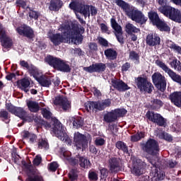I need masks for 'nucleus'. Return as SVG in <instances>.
Returning <instances> with one entry per match:
<instances>
[{
	"label": "nucleus",
	"instance_id": "f257e3e1",
	"mask_svg": "<svg viewBox=\"0 0 181 181\" xmlns=\"http://www.w3.org/2000/svg\"><path fill=\"white\" fill-rule=\"evenodd\" d=\"M58 30L62 32V34L52 35V33H48V37L55 46H59L60 43L80 45L83 41L81 34L85 32L84 28H78V23L76 21L61 25Z\"/></svg>",
	"mask_w": 181,
	"mask_h": 181
},
{
	"label": "nucleus",
	"instance_id": "f03ea898",
	"mask_svg": "<svg viewBox=\"0 0 181 181\" xmlns=\"http://www.w3.org/2000/svg\"><path fill=\"white\" fill-rule=\"evenodd\" d=\"M115 2L117 6H119L125 12L126 15L132 21L136 22V23L144 24L148 21V18L145 17L142 11L135 9V7L128 4V3L123 0H115Z\"/></svg>",
	"mask_w": 181,
	"mask_h": 181
},
{
	"label": "nucleus",
	"instance_id": "7ed1b4c3",
	"mask_svg": "<svg viewBox=\"0 0 181 181\" xmlns=\"http://www.w3.org/2000/svg\"><path fill=\"white\" fill-rule=\"evenodd\" d=\"M69 8L74 11L76 15V18L78 19L80 23H81L82 25H86V21H84L83 18H80L78 14H77V12H79V13L83 15L84 18H87V16L89 18L90 11L92 16H95V15H97V8L93 6L85 5L79 3L78 1H72L69 4Z\"/></svg>",
	"mask_w": 181,
	"mask_h": 181
},
{
	"label": "nucleus",
	"instance_id": "20e7f679",
	"mask_svg": "<svg viewBox=\"0 0 181 181\" xmlns=\"http://www.w3.org/2000/svg\"><path fill=\"white\" fill-rule=\"evenodd\" d=\"M45 127L46 128L51 127L52 132L57 136V138L66 142L68 145H71V139H70L69 135L66 134V130L64 127H63V124H62L59 120L52 118V126H50V124L47 123Z\"/></svg>",
	"mask_w": 181,
	"mask_h": 181
},
{
	"label": "nucleus",
	"instance_id": "39448f33",
	"mask_svg": "<svg viewBox=\"0 0 181 181\" xmlns=\"http://www.w3.org/2000/svg\"><path fill=\"white\" fill-rule=\"evenodd\" d=\"M46 62L48 63V64H49V66H52L54 67V69H56V70L64 71V73L70 72V66L68 65L66 61H64L60 58H56L49 55L46 57Z\"/></svg>",
	"mask_w": 181,
	"mask_h": 181
},
{
	"label": "nucleus",
	"instance_id": "423d86ee",
	"mask_svg": "<svg viewBox=\"0 0 181 181\" xmlns=\"http://www.w3.org/2000/svg\"><path fill=\"white\" fill-rule=\"evenodd\" d=\"M159 12L161 13H163L165 16H167V18H169L172 21H174L175 22H181L180 18V11L177 8H175L170 6H168L167 7H160L158 8Z\"/></svg>",
	"mask_w": 181,
	"mask_h": 181
},
{
	"label": "nucleus",
	"instance_id": "0eeeda50",
	"mask_svg": "<svg viewBox=\"0 0 181 181\" xmlns=\"http://www.w3.org/2000/svg\"><path fill=\"white\" fill-rule=\"evenodd\" d=\"M88 139L87 140L86 136L80 132L74 133V142L76 146V149H82V151H84V149L88 146V141H91V136L88 135Z\"/></svg>",
	"mask_w": 181,
	"mask_h": 181
},
{
	"label": "nucleus",
	"instance_id": "6e6552de",
	"mask_svg": "<svg viewBox=\"0 0 181 181\" xmlns=\"http://www.w3.org/2000/svg\"><path fill=\"white\" fill-rule=\"evenodd\" d=\"M131 163V170L133 175H139L144 173V168H145L146 164L141 159L132 157Z\"/></svg>",
	"mask_w": 181,
	"mask_h": 181
},
{
	"label": "nucleus",
	"instance_id": "1a4fd4ad",
	"mask_svg": "<svg viewBox=\"0 0 181 181\" xmlns=\"http://www.w3.org/2000/svg\"><path fill=\"white\" fill-rule=\"evenodd\" d=\"M143 151L147 152L150 155H156L159 152V144L155 139H150L146 143L141 145Z\"/></svg>",
	"mask_w": 181,
	"mask_h": 181
},
{
	"label": "nucleus",
	"instance_id": "9d476101",
	"mask_svg": "<svg viewBox=\"0 0 181 181\" xmlns=\"http://www.w3.org/2000/svg\"><path fill=\"white\" fill-rule=\"evenodd\" d=\"M152 80L154 86L160 90V91H165L166 90V79L165 76H162L160 73L156 72L152 75Z\"/></svg>",
	"mask_w": 181,
	"mask_h": 181
},
{
	"label": "nucleus",
	"instance_id": "9b49d317",
	"mask_svg": "<svg viewBox=\"0 0 181 181\" xmlns=\"http://www.w3.org/2000/svg\"><path fill=\"white\" fill-rule=\"evenodd\" d=\"M156 64H157L158 67H160V69L165 71V73L168 74L169 77H170V78H172L173 81H175V83H178V84L181 85L180 75L176 74V73H175L173 71L169 69L168 66L165 64V63L162 62L160 60L156 61Z\"/></svg>",
	"mask_w": 181,
	"mask_h": 181
},
{
	"label": "nucleus",
	"instance_id": "f8f14e48",
	"mask_svg": "<svg viewBox=\"0 0 181 181\" xmlns=\"http://www.w3.org/2000/svg\"><path fill=\"white\" fill-rule=\"evenodd\" d=\"M111 105V100L110 99L105 100L103 102H89L87 106L88 111H95L98 110V111H103L104 108H107V107H110Z\"/></svg>",
	"mask_w": 181,
	"mask_h": 181
},
{
	"label": "nucleus",
	"instance_id": "ddd939ff",
	"mask_svg": "<svg viewBox=\"0 0 181 181\" xmlns=\"http://www.w3.org/2000/svg\"><path fill=\"white\" fill-rule=\"evenodd\" d=\"M136 84L140 91L143 93H151L153 86L152 83L148 82L146 78L142 77H138L136 78Z\"/></svg>",
	"mask_w": 181,
	"mask_h": 181
},
{
	"label": "nucleus",
	"instance_id": "4468645a",
	"mask_svg": "<svg viewBox=\"0 0 181 181\" xmlns=\"http://www.w3.org/2000/svg\"><path fill=\"white\" fill-rule=\"evenodd\" d=\"M35 70V68H33L30 69L31 74L33 77L38 81V83L42 86V87H49L52 85V80L49 78H45L42 75V73L39 71L35 72V74H33V71Z\"/></svg>",
	"mask_w": 181,
	"mask_h": 181
},
{
	"label": "nucleus",
	"instance_id": "2eb2a0df",
	"mask_svg": "<svg viewBox=\"0 0 181 181\" xmlns=\"http://www.w3.org/2000/svg\"><path fill=\"white\" fill-rule=\"evenodd\" d=\"M0 40L4 47V52H6V49H9L12 46V40L6 35L5 28L0 24Z\"/></svg>",
	"mask_w": 181,
	"mask_h": 181
},
{
	"label": "nucleus",
	"instance_id": "dca6fc26",
	"mask_svg": "<svg viewBox=\"0 0 181 181\" xmlns=\"http://www.w3.org/2000/svg\"><path fill=\"white\" fill-rule=\"evenodd\" d=\"M110 22L111 26L115 30V35L119 43H121V45H122L124 43V37L122 36V28L121 27V25H119L118 23H117L115 18H111Z\"/></svg>",
	"mask_w": 181,
	"mask_h": 181
},
{
	"label": "nucleus",
	"instance_id": "f3484780",
	"mask_svg": "<svg viewBox=\"0 0 181 181\" xmlns=\"http://www.w3.org/2000/svg\"><path fill=\"white\" fill-rule=\"evenodd\" d=\"M146 115L148 119L152 122H156V124H158L160 127H163V125H165V119H163L160 115L148 111Z\"/></svg>",
	"mask_w": 181,
	"mask_h": 181
},
{
	"label": "nucleus",
	"instance_id": "a211bd4d",
	"mask_svg": "<svg viewBox=\"0 0 181 181\" xmlns=\"http://www.w3.org/2000/svg\"><path fill=\"white\" fill-rule=\"evenodd\" d=\"M54 104L55 105H62L64 111H66V110H70V102L63 96L56 97L54 100Z\"/></svg>",
	"mask_w": 181,
	"mask_h": 181
},
{
	"label": "nucleus",
	"instance_id": "6ab92c4d",
	"mask_svg": "<svg viewBox=\"0 0 181 181\" xmlns=\"http://www.w3.org/2000/svg\"><path fill=\"white\" fill-rule=\"evenodd\" d=\"M6 110H8V111L11 112L12 114H15L18 117H25V110H23V109H22L21 107H15L11 104L7 103L6 105Z\"/></svg>",
	"mask_w": 181,
	"mask_h": 181
},
{
	"label": "nucleus",
	"instance_id": "aec40b11",
	"mask_svg": "<svg viewBox=\"0 0 181 181\" xmlns=\"http://www.w3.org/2000/svg\"><path fill=\"white\" fill-rule=\"evenodd\" d=\"M19 35H23V36H26L27 37H33V30L30 29L25 25H22L16 29Z\"/></svg>",
	"mask_w": 181,
	"mask_h": 181
},
{
	"label": "nucleus",
	"instance_id": "412c9836",
	"mask_svg": "<svg viewBox=\"0 0 181 181\" xmlns=\"http://www.w3.org/2000/svg\"><path fill=\"white\" fill-rule=\"evenodd\" d=\"M112 86H113V87L118 91H126V90H129L128 85H127L124 81L119 80H112Z\"/></svg>",
	"mask_w": 181,
	"mask_h": 181
},
{
	"label": "nucleus",
	"instance_id": "4be33fe9",
	"mask_svg": "<svg viewBox=\"0 0 181 181\" xmlns=\"http://www.w3.org/2000/svg\"><path fill=\"white\" fill-rule=\"evenodd\" d=\"M146 43L148 46H156L160 44V38L157 34L148 35L146 37Z\"/></svg>",
	"mask_w": 181,
	"mask_h": 181
},
{
	"label": "nucleus",
	"instance_id": "5701e85b",
	"mask_svg": "<svg viewBox=\"0 0 181 181\" xmlns=\"http://www.w3.org/2000/svg\"><path fill=\"white\" fill-rule=\"evenodd\" d=\"M170 100L176 107H181V92H174L170 95Z\"/></svg>",
	"mask_w": 181,
	"mask_h": 181
},
{
	"label": "nucleus",
	"instance_id": "b1692460",
	"mask_svg": "<svg viewBox=\"0 0 181 181\" xmlns=\"http://www.w3.org/2000/svg\"><path fill=\"white\" fill-rule=\"evenodd\" d=\"M17 85L19 88L23 90L25 93H28V90L27 89L30 86V81L29 78H23L17 82Z\"/></svg>",
	"mask_w": 181,
	"mask_h": 181
},
{
	"label": "nucleus",
	"instance_id": "393cba45",
	"mask_svg": "<svg viewBox=\"0 0 181 181\" xmlns=\"http://www.w3.org/2000/svg\"><path fill=\"white\" fill-rule=\"evenodd\" d=\"M124 30L128 35H132V33H139V28L135 27L131 23H127L125 25Z\"/></svg>",
	"mask_w": 181,
	"mask_h": 181
},
{
	"label": "nucleus",
	"instance_id": "a878e982",
	"mask_svg": "<svg viewBox=\"0 0 181 181\" xmlns=\"http://www.w3.org/2000/svg\"><path fill=\"white\" fill-rule=\"evenodd\" d=\"M63 6V1L61 0H52L49 9L50 11H59Z\"/></svg>",
	"mask_w": 181,
	"mask_h": 181
},
{
	"label": "nucleus",
	"instance_id": "bb28decb",
	"mask_svg": "<svg viewBox=\"0 0 181 181\" xmlns=\"http://www.w3.org/2000/svg\"><path fill=\"white\" fill-rule=\"evenodd\" d=\"M148 18L150 21H151L153 25H156V26L161 21L159 19V16H158V13L155 11L148 12Z\"/></svg>",
	"mask_w": 181,
	"mask_h": 181
},
{
	"label": "nucleus",
	"instance_id": "cd10ccee",
	"mask_svg": "<svg viewBox=\"0 0 181 181\" xmlns=\"http://www.w3.org/2000/svg\"><path fill=\"white\" fill-rule=\"evenodd\" d=\"M105 56L109 60H114L117 59V51L114 50L113 49L109 48L104 52Z\"/></svg>",
	"mask_w": 181,
	"mask_h": 181
},
{
	"label": "nucleus",
	"instance_id": "c85d7f7f",
	"mask_svg": "<svg viewBox=\"0 0 181 181\" xmlns=\"http://www.w3.org/2000/svg\"><path fill=\"white\" fill-rule=\"evenodd\" d=\"M70 121L72 122L74 128H80V127H83V121L80 117H71Z\"/></svg>",
	"mask_w": 181,
	"mask_h": 181
},
{
	"label": "nucleus",
	"instance_id": "c756f323",
	"mask_svg": "<svg viewBox=\"0 0 181 181\" xmlns=\"http://www.w3.org/2000/svg\"><path fill=\"white\" fill-rule=\"evenodd\" d=\"M117 119V115H115V110L107 112L104 115V120L105 122H114Z\"/></svg>",
	"mask_w": 181,
	"mask_h": 181
},
{
	"label": "nucleus",
	"instance_id": "7c9ffc66",
	"mask_svg": "<svg viewBox=\"0 0 181 181\" xmlns=\"http://www.w3.org/2000/svg\"><path fill=\"white\" fill-rule=\"evenodd\" d=\"M27 105L31 112H37V111H39L40 108V107L39 106V103L34 101L28 102Z\"/></svg>",
	"mask_w": 181,
	"mask_h": 181
},
{
	"label": "nucleus",
	"instance_id": "2f4dec72",
	"mask_svg": "<svg viewBox=\"0 0 181 181\" xmlns=\"http://www.w3.org/2000/svg\"><path fill=\"white\" fill-rule=\"evenodd\" d=\"M165 179V173L160 171V169H156L154 172L153 180L154 181H160Z\"/></svg>",
	"mask_w": 181,
	"mask_h": 181
},
{
	"label": "nucleus",
	"instance_id": "473e14b6",
	"mask_svg": "<svg viewBox=\"0 0 181 181\" xmlns=\"http://www.w3.org/2000/svg\"><path fill=\"white\" fill-rule=\"evenodd\" d=\"M79 165L83 169H88V168L91 166V163L90 162V160H87V158L84 157H80Z\"/></svg>",
	"mask_w": 181,
	"mask_h": 181
},
{
	"label": "nucleus",
	"instance_id": "72a5a7b5",
	"mask_svg": "<svg viewBox=\"0 0 181 181\" xmlns=\"http://www.w3.org/2000/svg\"><path fill=\"white\" fill-rule=\"evenodd\" d=\"M20 64L22 67H25V69H28V70L29 71L30 74L32 76V72L30 71V70H32V69H35L33 71V74H35L36 72L38 71L37 68H36L35 66L33 65H30L29 66V64H28L27 62L25 61H21L20 62Z\"/></svg>",
	"mask_w": 181,
	"mask_h": 181
},
{
	"label": "nucleus",
	"instance_id": "f704fd0d",
	"mask_svg": "<svg viewBox=\"0 0 181 181\" xmlns=\"http://www.w3.org/2000/svg\"><path fill=\"white\" fill-rule=\"evenodd\" d=\"M110 169L113 172H117L119 166V160L115 158L110 159Z\"/></svg>",
	"mask_w": 181,
	"mask_h": 181
},
{
	"label": "nucleus",
	"instance_id": "c9c22d12",
	"mask_svg": "<svg viewBox=\"0 0 181 181\" xmlns=\"http://www.w3.org/2000/svg\"><path fill=\"white\" fill-rule=\"evenodd\" d=\"M23 136L25 139H29L30 144H33L36 141V135L29 133V132H23Z\"/></svg>",
	"mask_w": 181,
	"mask_h": 181
},
{
	"label": "nucleus",
	"instance_id": "e433bc0d",
	"mask_svg": "<svg viewBox=\"0 0 181 181\" xmlns=\"http://www.w3.org/2000/svg\"><path fill=\"white\" fill-rule=\"evenodd\" d=\"M156 26H157V28L161 31L170 32V27H169V25L162 20Z\"/></svg>",
	"mask_w": 181,
	"mask_h": 181
},
{
	"label": "nucleus",
	"instance_id": "4c0bfd02",
	"mask_svg": "<svg viewBox=\"0 0 181 181\" xmlns=\"http://www.w3.org/2000/svg\"><path fill=\"white\" fill-rule=\"evenodd\" d=\"M170 66L177 71H180L181 70V63L177 59H173V62H170Z\"/></svg>",
	"mask_w": 181,
	"mask_h": 181
},
{
	"label": "nucleus",
	"instance_id": "58836bf2",
	"mask_svg": "<svg viewBox=\"0 0 181 181\" xmlns=\"http://www.w3.org/2000/svg\"><path fill=\"white\" fill-rule=\"evenodd\" d=\"M116 148L123 151L125 153H128V146H127V144L122 141H117L116 143Z\"/></svg>",
	"mask_w": 181,
	"mask_h": 181
},
{
	"label": "nucleus",
	"instance_id": "ea45409f",
	"mask_svg": "<svg viewBox=\"0 0 181 181\" xmlns=\"http://www.w3.org/2000/svg\"><path fill=\"white\" fill-rule=\"evenodd\" d=\"M145 134L142 132H139L131 136V141L132 142H138V141H141L142 138H144Z\"/></svg>",
	"mask_w": 181,
	"mask_h": 181
},
{
	"label": "nucleus",
	"instance_id": "a19ab883",
	"mask_svg": "<svg viewBox=\"0 0 181 181\" xmlns=\"http://www.w3.org/2000/svg\"><path fill=\"white\" fill-rule=\"evenodd\" d=\"M38 147L40 149H49V143L46 139H41L39 141Z\"/></svg>",
	"mask_w": 181,
	"mask_h": 181
},
{
	"label": "nucleus",
	"instance_id": "79ce46f5",
	"mask_svg": "<svg viewBox=\"0 0 181 181\" xmlns=\"http://www.w3.org/2000/svg\"><path fill=\"white\" fill-rule=\"evenodd\" d=\"M129 59L134 62V63H139V55L135 52H131L129 54Z\"/></svg>",
	"mask_w": 181,
	"mask_h": 181
},
{
	"label": "nucleus",
	"instance_id": "37998d69",
	"mask_svg": "<svg viewBox=\"0 0 181 181\" xmlns=\"http://www.w3.org/2000/svg\"><path fill=\"white\" fill-rule=\"evenodd\" d=\"M114 111L116 118H118V117H124V115H125V114L127 112V110L125 109H116Z\"/></svg>",
	"mask_w": 181,
	"mask_h": 181
},
{
	"label": "nucleus",
	"instance_id": "c03bdc74",
	"mask_svg": "<svg viewBox=\"0 0 181 181\" xmlns=\"http://www.w3.org/2000/svg\"><path fill=\"white\" fill-rule=\"evenodd\" d=\"M158 135V138H160L161 139H165V141H168L169 142H170V141H172L173 139L172 136H170V134L168 133L163 132Z\"/></svg>",
	"mask_w": 181,
	"mask_h": 181
},
{
	"label": "nucleus",
	"instance_id": "a18cd8bd",
	"mask_svg": "<svg viewBox=\"0 0 181 181\" xmlns=\"http://www.w3.org/2000/svg\"><path fill=\"white\" fill-rule=\"evenodd\" d=\"M95 71H98L100 73V71H104L105 70V64H95Z\"/></svg>",
	"mask_w": 181,
	"mask_h": 181
},
{
	"label": "nucleus",
	"instance_id": "49530a36",
	"mask_svg": "<svg viewBox=\"0 0 181 181\" xmlns=\"http://www.w3.org/2000/svg\"><path fill=\"white\" fill-rule=\"evenodd\" d=\"M42 114L45 118H47V119H49V118H52V112H50V110H49V109H42Z\"/></svg>",
	"mask_w": 181,
	"mask_h": 181
},
{
	"label": "nucleus",
	"instance_id": "de8ad7c7",
	"mask_svg": "<svg viewBox=\"0 0 181 181\" xmlns=\"http://www.w3.org/2000/svg\"><path fill=\"white\" fill-rule=\"evenodd\" d=\"M27 181H44V180L41 176L34 175L28 177Z\"/></svg>",
	"mask_w": 181,
	"mask_h": 181
},
{
	"label": "nucleus",
	"instance_id": "09e8293b",
	"mask_svg": "<svg viewBox=\"0 0 181 181\" xmlns=\"http://www.w3.org/2000/svg\"><path fill=\"white\" fill-rule=\"evenodd\" d=\"M88 177L90 180L96 181L98 180V175L95 172H90L88 174Z\"/></svg>",
	"mask_w": 181,
	"mask_h": 181
},
{
	"label": "nucleus",
	"instance_id": "8fccbe9b",
	"mask_svg": "<svg viewBox=\"0 0 181 181\" xmlns=\"http://www.w3.org/2000/svg\"><path fill=\"white\" fill-rule=\"evenodd\" d=\"M100 28L103 33H107V35H110V31L108 29V26H107L105 23H100Z\"/></svg>",
	"mask_w": 181,
	"mask_h": 181
},
{
	"label": "nucleus",
	"instance_id": "3c124183",
	"mask_svg": "<svg viewBox=\"0 0 181 181\" xmlns=\"http://www.w3.org/2000/svg\"><path fill=\"white\" fill-rule=\"evenodd\" d=\"M39 15H40V13L35 11H31L29 13V16L31 19H37V18H39Z\"/></svg>",
	"mask_w": 181,
	"mask_h": 181
},
{
	"label": "nucleus",
	"instance_id": "603ef678",
	"mask_svg": "<svg viewBox=\"0 0 181 181\" xmlns=\"http://www.w3.org/2000/svg\"><path fill=\"white\" fill-rule=\"evenodd\" d=\"M95 144L97 146H103V145L105 144V140H104V139L98 138L95 139Z\"/></svg>",
	"mask_w": 181,
	"mask_h": 181
},
{
	"label": "nucleus",
	"instance_id": "864d4df0",
	"mask_svg": "<svg viewBox=\"0 0 181 181\" xmlns=\"http://www.w3.org/2000/svg\"><path fill=\"white\" fill-rule=\"evenodd\" d=\"M108 176V170L105 168L100 169V177L101 179H105Z\"/></svg>",
	"mask_w": 181,
	"mask_h": 181
},
{
	"label": "nucleus",
	"instance_id": "5fc2aeb1",
	"mask_svg": "<svg viewBox=\"0 0 181 181\" xmlns=\"http://www.w3.org/2000/svg\"><path fill=\"white\" fill-rule=\"evenodd\" d=\"M83 70L85 71H88V73H94V72H95V65L93 64L88 67H84Z\"/></svg>",
	"mask_w": 181,
	"mask_h": 181
},
{
	"label": "nucleus",
	"instance_id": "6e6d98bb",
	"mask_svg": "<svg viewBox=\"0 0 181 181\" xmlns=\"http://www.w3.org/2000/svg\"><path fill=\"white\" fill-rule=\"evenodd\" d=\"M20 118H22L24 121H28V122H30L33 121V117L32 116H28L26 115V112L24 111V117H19Z\"/></svg>",
	"mask_w": 181,
	"mask_h": 181
},
{
	"label": "nucleus",
	"instance_id": "4d7b16f0",
	"mask_svg": "<svg viewBox=\"0 0 181 181\" xmlns=\"http://www.w3.org/2000/svg\"><path fill=\"white\" fill-rule=\"evenodd\" d=\"M16 4L18 5V6H21V8H23V9L28 8L26 6V2L23 0H18L16 1Z\"/></svg>",
	"mask_w": 181,
	"mask_h": 181
},
{
	"label": "nucleus",
	"instance_id": "13d9d810",
	"mask_svg": "<svg viewBox=\"0 0 181 181\" xmlns=\"http://www.w3.org/2000/svg\"><path fill=\"white\" fill-rule=\"evenodd\" d=\"M78 175H77V173L74 172V170H71L69 173V178L71 180H76Z\"/></svg>",
	"mask_w": 181,
	"mask_h": 181
},
{
	"label": "nucleus",
	"instance_id": "bf43d9fd",
	"mask_svg": "<svg viewBox=\"0 0 181 181\" xmlns=\"http://www.w3.org/2000/svg\"><path fill=\"white\" fill-rule=\"evenodd\" d=\"M57 168H59V165L56 162H53L49 164V170H52V172L56 171Z\"/></svg>",
	"mask_w": 181,
	"mask_h": 181
},
{
	"label": "nucleus",
	"instance_id": "052dcab7",
	"mask_svg": "<svg viewBox=\"0 0 181 181\" xmlns=\"http://www.w3.org/2000/svg\"><path fill=\"white\" fill-rule=\"evenodd\" d=\"M41 162H42V157H40V156H37L33 160V163L34 165H35V166H39Z\"/></svg>",
	"mask_w": 181,
	"mask_h": 181
},
{
	"label": "nucleus",
	"instance_id": "680f3d73",
	"mask_svg": "<svg viewBox=\"0 0 181 181\" xmlns=\"http://www.w3.org/2000/svg\"><path fill=\"white\" fill-rule=\"evenodd\" d=\"M98 42L100 45H102V46H108V41H107V40L104 39L103 37H99Z\"/></svg>",
	"mask_w": 181,
	"mask_h": 181
},
{
	"label": "nucleus",
	"instance_id": "e2e57ef3",
	"mask_svg": "<svg viewBox=\"0 0 181 181\" xmlns=\"http://www.w3.org/2000/svg\"><path fill=\"white\" fill-rule=\"evenodd\" d=\"M159 5L161 6V8H167L168 0H158Z\"/></svg>",
	"mask_w": 181,
	"mask_h": 181
},
{
	"label": "nucleus",
	"instance_id": "0e129e2a",
	"mask_svg": "<svg viewBox=\"0 0 181 181\" xmlns=\"http://www.w3.org/2000/svg\"><path fill=\"white\" fill-rule=\"evenodd\" d=\"M1 118H4V119H8V112L5 110H1L0 112Z\"/></svg>",
	"mask_w": 181,
	"mask_h": 181
},
{
	"label": "nucleus",
	"instance_id": "69168bd1",
	"mask_svg": "<svg viewBox=\"0 0 181 181\" xmlns=\"http://www.w3.org/2000/svg\"><path fill=\"white\" fill-rule=\"evenodd\" d=\"M153 105H156L157 107H162V105H163V103H162V101L156 99L153 100Z\"/></svg>",
	"mask_w": 181,
	"mask_h": 181
},
{
	"label": "nucleus",
	"instance_id": "338daca9",
	"mask_svg": "<svg viewBox=\"0 0 181 181\" xmlns=\"http://www.w3.org/2000/svg\"><path fill=\"white\" fill-rule=\"evenodd\" d=\"M129 67H131V65L129 64V63L127 62L122 66V71H127Z\"/></svg>",
	"mask_w": 181,
	"mask_h": 181
},
{
	"label": "nucleus",
	"instance_id": "774afa93",
	"mask_svg": "<svg viewBox=\"0 0 181 181\" xmlns=\"http://www.w3.org/2000/svg\"><path fill=\"white\" fill-rule=\"evenodd\" d=\"M89 49H90V50H97V44H95L94 42L90 43Z\"/></svg>",
	"mask_w": 181,
	"mask_h": 181
}]
</instances>
